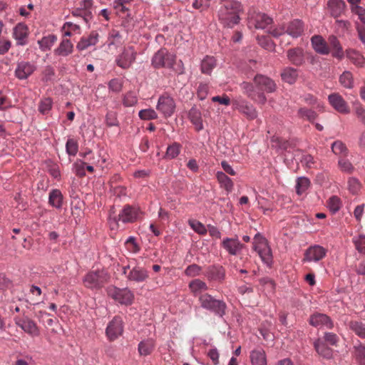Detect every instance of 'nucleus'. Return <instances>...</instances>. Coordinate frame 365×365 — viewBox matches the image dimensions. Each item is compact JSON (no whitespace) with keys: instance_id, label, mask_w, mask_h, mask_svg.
Instances as JSON below:
<instances>
[{"instance_id":"nucleus-10","label":"nucleus","mask_w":365,"mask_h":365,"mask_svg":"<svg viewBox=\"0 0 365 365\" xmlns=\"http://www.w3.org/2000/svg\"><path fill=\"white\" fill-rule=\"evenodd\" d=\"M175 102L174 99L168 95L160 96L156 109L160 112L165 118L170 117L175 110Z\"/></svg>"},{"instance_id":"nucleus-54","label":"nucleus","mask_w":365,"mask_h":365,"mask_svg":"<svg viewBox=\"0 0 365 365\" xmlns=\"http://www.w3.org/2000/svg\"><path fill=\"white\" fill-rule=\"evenodd\" d=\"M299 117L305 118L309 121H313L317 118V113L307 108H300L298 111Z\"/></svg>"},{"instance_id":"nucleus-57","label":"nucleus","mask_w":365,"mask_h":365,"mask_svg":"<svg viewBox=\"0 0 365 365\" xmlns=\"http://www.w3.org/2000/svg\"><path fill=\"white\" fill-rule=\"evenodd\" d=\"M190 226L198 234L205 235L207 233V230L203 224L197 220L189 221Z\"/></svg>"},{"instance_id":"nucleus-7","label":"nucleus","mask_w":365,"mask_h":365,"mask_svg":"<svg viewBox=\"0 0 365 365\" xmlns=\"http://www.w3.org/2000/svg\"><path fill=\"white\" fill-rule=\"evenodd\" d=\"M108 294L117 302L125 305L131 304L134 299L133 294L128 289L108 287Z\"/></svg>"},{"instance_id":"nucleus-32","label":"nucleus","mask_w":365,"mask_h":365,"mask_svg":"<svg viewBox=\"0 0 365 365\" xmlns=\"http://www.w3.org/2000/svg\"><path fill=\"white\" fill-rule=\"evenodd\" d=\"M314 346L319 355L324 359H330L333 356V351L328 347L325 343L320 339H317L314 343Z\"/></svg>"},{"instance_id":"nucleus-4","label":"nucleus","mask_w":365,"mask_h":365,"mask_svg":"<svg viewBox=\"0 0 365 365\" xmlns=\"http://www.w3.org/2000/svg\"><path fill=\"white\" fill-rule=\"evenodd\" d=\"M138 215V210L129 205H125L118 216H109V224L112 230L118 229V221L123 223H132L135 222Z\"/></svg>"},{"instance_id":"nucleus-51","label":"nucleus","mask_w":365,"mask_h":365,"mask_svg":"<svg viewBox=\"0 0 365 365\" xmlns=\"http://www.w3.org/2000/svg\"><path fill=\"white\" fill-rule=\"evenodd\" d=\"M241 88L243 93L246 94L251 99H255V90L253 84L248 82H243L241 84Z\"/></svg>"},{"instance_id":"nucleus-47","label":"nucleus","mask_w":365,"mask_h":365,"mask_svg":"<svg viewBox=\"0 0 365 365\" xmlns=\"http://www.w3.org/2000/svg\"><path fill=\"white\" fill-rule=\"evenodd\" d=\"M341 84L348 88L353 87L354 80L352 73L349 71H344L339 78Z\"/></svg>"},{"instance_id":"nucleus-9","label":"nucleus","mask_w":365,"mask_h":365,"mask_svg":"<svg viewBox=\"0 0 365 365\" xmlns=\"http://www.w3.org/2000/svg\"><path fill=\"white\" fill-rule=\"evenodd\" d=\"M123 272L128 280L135 282H143L148 277V272L143 267L135 265L130 269V265L123 267Z\"/></svg>"},{"instance_id":"nucleus-43","label":"nucleus","mask_w":365,"mask_h":365,"mask_svg":"<svg viewBox=\"0 0 365 365\" xmlns=\"http://www.w3.org/2000/svg\"><path fill=\"white\" fill-rule=\"evenodd\" d=\"M154 344L152 340L141 341L138 345V351L140 355L147 356L153 351Z\"/></svg>"},{"instance_id":"nucleus-50","label":"nucleus","mask_w":365,"mask_h":365,"mask_svg":"<svg viewBox=\"0 0 365 365\" xmlns=\"http://www.w3.org/2000/svg\"><path fill=\"white\" fill-rule=\"evenodd\" d=\"M202 272V267L196 264L189 265L185 270V274L190 277L199 276Z\"/></svg>"},{"instance_id":"nucleus-12","label":"nucleus","mask_w":365,"mask_h":365,"mask_svg":"<svg viewBox=\"0 0 365 365\" xmlns=\"http://www.w3.org/2000/svg\"><path fill=\"white\" fill-rule=\"evenodd\" d=\"M205 277L209 282L222 283L226 276L225 269L220 264H213L207 267Z\"/></svg>"},{"instance_id":"nucleus-18","label":"nucleus","mask_w":365,"mask_h":365,"mask_svg":"<svg viewBox=\"0 0 365 365\" xmlns=\"http://www.w3.org/2000/svg\"><path fill=\"white\" fill-rule=\"evenodd\" d=\"M309 322L312 326L315 327H325L327 329H332L334 327L333 321L329 316L324 314H313L310 316Z\"/></svg>"},{"instance_id":"nucleus-53","label":"nucleus","mask_w":365,"mask_h":365,"mask_svg":"<svg viewBox=\"0 0 365 365\" xmlns=\"http://www.w3.org/2000/svg\"><path fill=\"white\" fill-rule=\"evenodd\" d=\"M331 150L336 155H346L347 153L345 145L341 141H336L331 145Z\"/></svg>"},{"instance_id":"nucleus-22","label":"nucleus","mask_w":365,"mask_h":365,"mask_svg":"<svg viewBox=\"0 0 365 365\" xmlns=\"http://www.w3.org/2000/svg\"><path fill=\"white\" fill-rule=\"evenodd\" d=\"M287 56L289 61L296 66L303 65L305 61L304 50L299 47L289 49Z\"/></svg>"},{"instance_id":"nucleus-16","label":"nucleus","mask_w":365,"mask_h":365,"mask_svg":"<svg viewBox=\"0 0 365 365\" xmlns=\"http://www.w3.org/2000/svg\"><path fill=\"white\" fill-rule=\"evenodd\" d=\"M254 83L259 90L267 93H273L277 89L275 82L272 78L262 74L255 76Z\"/></svg>"},{"instance_id":"nucleus-15","label":"nucleus","mask_w":365,"mask_h":365,"mask_svg":"<svg viewBox=\"0 0 365 365\" xmlns=\"http://www.w3.org/2000/svg\"><path fill=\"white\" fill-rule=\"evenodd\" d=\"M136 52L132 46L125 48L123 52L116 59L117 65L123 68H128L135 61Z\"/></svg>"},{"instance_id":"nucleus-24","label":"nucleus","mask_w":365,"mask_h":365,"mask_svg":"<svg viewBox=\"0 0 365 365\" xmlns=\"http://www.w3.org/2000/svg\"><path fill=\"white\" fill-rule=\"evenodd\" d=\"M36 67L29 62L21 61L17 64L16 76L21 80L26 79L35 71Z\"/></svg>"},{"instance_id":"nucleus-11","label":"nucleus","mask_w":365,"mask_h":365,"mask_svg":"<svg viewBox=\"0 0 365 365\" xmlns=\"http://www.w3.org/2000/svg\"><path fill=\"white\" fill-rule=\"evenodd\" d=\"M106 335L110 341H114L123 332V320L120 317H115L108 324Z\"/></svg>"},{"instance_id":"nucleus-34","label":"nucleus","mask_w":365,"mask_h":365,"mask_svg":"<svg viewBox=\"0 0 365 365\" xmlns=\"http://www.w3.org/2000/svg\"><path fill=\"white\" fill-rule=\"evenodd\" d=\"M216 178L221 187L224 188L228 192H232L233 190L234 183L225 173L221 171L217 172Z\"/></svg>"},{"instance_id":"nucleus-61","label":"nucleus","mask_w":365,"mask_h":365,"mask_svg":"<svg viewBox=\"0 0 365 365\" xmlns=\"http://www.w3.org/2000/svg\"><path fill=\"white\" fill-rule=\"evenodd\" d=\"M324 341L332 346H336L339 342V337L336 334L327 332L324 336Z\"/></svg>"},{"instance_id":"nucleus-45","label":"nucleus","mask_w":365,"mask_h":365,"mask_svg":"<svg viewBox=\"0 0 365 365\" xmlns=\"http://www.w3.org/2000/svg\"><path fill=\"white\" fill-rule=\"evenodd\" d=\"M180 148L178 143H173L168 147L165 157L168 159L175 158L180 154Z\"/></svg>"},{"instance_id":"nucleus-58","label":"nucleus","mask_w":365,"mask_h":365,"mask_svg":"<svg viewBox=\"0 0 365 365\" xmlns=\"http://www.w3.org/2000/svg\"><path fill=\"white\" fill-rule=\"evenodd\" d=\"M52 101L50 98H45L40 102L38 110L42 114L47 113L51 108Z\"/></svg>"},{"instance_id":"nucleus-36","label":"nucleus","mask_w":365,"mask_h":365,"mask_svg":"<svg viewBox=\"0 0 365 365\" xmlns=\"http://www.w3.org/2000/svg\"><path fill=\"white\" fill-rule=\"evenodd\" d=\"M63 195L58 189L52 190L49 193L48 203L56 209H61L63 204Z\"/></svg>"},{"instance_id":"nucleus-44","label":"nucleus","mask_w":365,"mask_h":365,"mask_svg":"<svg viewBox=\"0 0 365 365\" xmlns=\"http://www.w3.org/2000/svg\"><path fill=\"white\" fill-rule=\"evenodd\" d=\"M354 356L359 365H365V346L361 343L354 346Z\"/></svg>"},{"instance_id":"nucleus-3","label":"nucleus","mask_w":365,"mask_h":365,"mask_svg":"<svg viewBox=\"0 0 365 365\" xmlns=\"http://www.w3.org/2000/svg\"><path fill=\"white\" fill-rule=\"evenodd\" d=\"M109 275L104 269H96L88 272L83 279L85 287L90 289L98 290L109 280Z\"/></svg>"},{"instance_id":"nucleus-20","label":"nucleus","mask_w":365,"mask_h":365,"mask_svg":"<svg viewBox=\"0 0 365 365\" xmlns=\"http://www.w3.org/2000/svg\"><path fill=\"white\" fill-rule=\"evenodd\" d=\"M329 102L331 106L338 112L341 113H349L350 110L348 104L338 93H332L329 96Z\"/></svg>"},{"instance_id":"nucleus-48","label":"nucleus","mask_w":365,"mask_h":365,"mask_svg":"<svg viewBox=\"0 0 365 365\" xmlns=\"http://www.w3.org/2000/svg\"><path fill=\"white\" fill-rule=\"evenodd\" d=\"M66 153L69 155L75 156L78 150V144L77 140L73 138H68L66 144Z\"/></svg>"},{"instance_id":"nucleus-23","label":"nucleus","mask_w":365,"mask_h":365,"mask_svg":"<svg viewBox=\"0 0 365 365\" xmlns=\"http://www.w3.org/2000/svg\"><path fill=\"white\" fill-rule=\"evenodd\" d=\"M311 43L314 50L322 55H328L330 53V48L327 41L319 35H314L311 38Z\"/></svg>"},{"instance_id":"nucleus-55","label":"nucleus","mask_w":365,"mask_h":365,"mask_svg":"<svg viewBox=\"0 0 365 365\" xmlns=\"http://www.w3.org/2000/svg\"><path fill=\"white\" fill-rule=\"evenodd\" d=\"M353 242L356 249L360 252L365 254V236L360 235L353 238Z\"/></svg>"},{"instance_id":"nucleus-26","label":"nucleus","mask_w":365,"mask_h":365,"mask_svg":"<svg viewBox=\"0 0 365 365\" xmlns=\"http://www.w3.org/2000/svg\"><path fill=\"white\" fill-rule=\"evenodd\" d=\"M327 43L333 57L341 59L344 57L343 48L336 36L331 35L328 37Z\"/></svg>"},{"instance_id":"nucleus-6","label":"nucleus","mask_w":365,"mask_h":365,"mask_svg":"<svg viewBox=\"0 0 365 365\" xmlns=\"http://www.w3.org/2000/svg\"><path fill=\"white\" fill-rule=\"evenodd\" d=\"M247 19L250 29H264L272 23V18L265 14L257 12L254 8L249 10Z\"/></svg>"},{"instance_id":"nucleus-14","label":"nucleus","mask_w":365,"mask_h":365,"mask_svg":"<svg viewBox=\"0 0 365 365\" xmlns=\"http://www.w3.org/2000/svg\"><path fill=\"white\" fill-rule=\"evenodd\" d=\"M327 254V250L320 245L310 246L305 250L303 262H319Z\"/></svg>"},{"instance_id":"nucleus-62","label":"nucleus","mask_w":365,"mask_h":365,"mask_svg":"<svg viewBox=\"0 0 365 365\" xmlns=\"http://www.w3.org/2000/svg\"><path fill=\"white\" fill-rule=\"evenodd\" d=\"M348 185L350 192L353 194L356 193L360 189V182L359 181L354 178H350L348 180Z\"/></svg>"},{"instance_id":"nucleus-1","label":"nucleus","mask_w":365,"mask_h":365,"mask_svg":"<svg viewBox=\"0 0 365 365\" xmlns=\"http://www.w3.org/2000/svg\"><path fill=\"white\" fill-rule=\"evenodd\" d=\"M218 11V19L225 26L232 28L240 21V14L243 13V6L237 1L221 2Z\"/></svg>"},{"instance_id":"nucleus-49","label":"nucleus","mask_w":365,"mask_h":365,"mask_svg":"<svg viewBox=\"0 0 365 365\" xmlns=\"http://www.w3.org/2000/svg\"><path fill=\"white\" fill-rule=\"evenodd\" d=\"M262 262L268 266H270L272 263V254L270 247L265 248L259 252H258Z\"/></svg>"},{"instance_id":"nucleus-39","label":"nucleus","mask_w":365,"mask_h":365,"mask_svg":"<svg viewBox=\"0 0 365 365\" xmlns=\"http://www.w3.org/2000/svg\"><path fill=\"white\" fill-rule=\"evenodd\" d=\"M267 240L260 234L257 233L253 239L252 248L257 253L269 247Z\"/></svg>"},{"instance_id":"nucleus-46","label":"nucleus","mask_w":365,"mask_h":365,"mask_svg":"<svg viewBox=\"0 0 365 365\" xmlns=\"http://www.w3.org/2000/svg\"><path fill=\"white\" fill-rule=\"evenodd\" d=\"M138 116L141 120H150L158 118V114L153 108L143 109L139 111Z\"/></svg>"},{"instance_id":"nucleus-28","label":"nucleus","mask_w":365,"mask_h":365,"mask_svg":"<svg viewBox=\"0 0 365 365\" xmlns=\"http://www.w3.org/2000/svg\"><path fill=\"white\" fill-rule=\"evenodd\" d=\"M188 118L197 131L203 129L202 114L200 110L195 107H192L188 113Z\"/></svg>"},{"instance_id":"nucleus-64","label":"nucleus","mask_w":365,"mask_h":365,"mask_svg":"<svg viewBox=\"0 0 365 365\" xmlns=\"http://www.w3.org/2000/svg\"><path fill=\"white\" fill-rule=\"evenodd\" d=\"M355 113L357 118L365 125V108L361 104H358L355 107Z\"/></svg>"},{"instance_id":"nucleus-30","label":"nucleus","mask_w":365,"mask_h":365,"mask_svg":"<svg viewBox=\"0 0 365 365\" xmlns=\"http://www.w3.org/2000/svg\"><path fill=\"white\" fill-rule=\"evenodd\" d=\"M73 51V43H71V41L69 39L65 38L61 41L58 48H56L54 50V53L56 56L66 57V56H68V55H70L71 53H72Z\"/></svg>"},{"instance_id":"nucleus-37","label":"nucleus","mask_w":365,"mask_h":365,"mask_svg":"<svg viewBox=\"0 0 365 365\" xmlns=\"http://www.w3.org/2000/svg\"><path fill=\"white\" fill-rule=\"evenodd\" d=\"M216 66V59L213 56H207L201 62L200 69L202 73L210 75Z\"/></svg>"},{"instance_id":"nucleus-13","label":"nucleus","mask_w":365,"mask_h":365,"mask_svg":"<svg viewBox=\"0 0 365 365\" xmlns=\"http://www.w3.org/2000/svg\"><path fill=\"white\" fill-rule=\"evenodd\" d=\"M221 247L230 255H237L245 247L237 237H225L221 242Z\"/></svg>"},{"instance_id":"nucleus-63","label":"nucleus","mask_w":365,"mask_h":365,"mask_svg":"<svg viewBox=\"0 0 365 365\" xmlns=\"http://www.w3.org/2000/svg\"><path fill=\"white\" fill-rule=\"evenodd\" d=\"M209 87L207 84L200 83L197 88V97L201 100L206 98L208 94Z\"/></svg>"},{"instance_id":"nucleus-27","label":"nucleus","mask_w":365,"mask_h":365,"mask_svg":"<svg viewBox=\"0 0 365 365\" xmlns=\"http://www.w3.org/2000/svg\"><path fill=\"white\" fill-rule=\"evenodd\" d=\"M190 292L195 297L206 293L205 292L208 289L207 284L200 279H195L190 282L188 284Z\"/></svg>"},{"instance_id":"nucleus-56","label":"nucleus","mask_w":365,"mask_h":365,"mask_svg":"<svg viewBox=\"0 0 365 365\" xmlns=\"http://www.w3.org/2000/svg\"><path fill=\"white\" fill-rule=\"evenodd\" d=\"M138 102L135 94L133 92L127 93L123 98V105L127 107L133 106Z\"/></svg>"},{"instance_id":"nucleus-19","label":"nucleus","mask_w":365,"mask_h":365,"mask_svg":"<svg viewBox=\"0 0 365 365\" xmlns=\"http://www.w3.org/2000/svg\"><path fill=\"white\" fill-rule=\"evenodd\" d=\"M232 106L234 109L245 114L250 119H254L257 117V111L253 106L242 99L234 100Z\"/></svg>"},{"instance_id":"nucleus-35","label":"nucleus","mask_w":365,"mask_h":365,"mask_svg":"<svg viewBox=\"0 0 365 365\" xmlns=\"http://www.w3.org/2000/svg\"><path fill=\"white\" fill-rule=\"evenodd\" d=\"M298 76V70L292 67L285 68L281 73L282 79L289 84L295 83Z\"/></svg>"},{"instance_id":"nucleus-33","label":"nucleus","mask_w":365,"mask_h":365,"mask_svg":"<svg viewBox=\"0 0 365 365\" xmlns=\"http://www.w3.org/2000/svg\"><path fill=\"white\" fill-rule=\"evenodd\" d=\"M349 329L361 339H365V324L359 320H350L347 323Z\"/></svg>"},{"instance_id":"nucleus-21","label":"nucleus","mask_w":365,"mask_h":365,"mask_svg":"<svg viewBox=\"0 0 365 365\" xmlns=\"http://www.w3.org/2000/svg\"><path fill=\"white\" fill-rule=\"evenodd\" d=\"M285 31L292 38H298L304 34V24L299 19H294L287 24Z\"/></svg>"},{"instance_id":"nucleus-29","label":"nucleus","mask_w":365,"mask_h":365,"mask_svg":"<svg viewBox=\"0 0 365 365\" xmlns=\"http://www.w3.org/2000/svg\"><path fill=\"white\" fill-rule=\"evenodd\" d=\"M98 34L96 31L91 32L90 35L88 37H83L78 43L76 48L83 51L86 49L88 47L91 46H94L98 43Z\"/></svg>"},{"instance_id":"nucleus-5","label":"nucleus","mask_w":365,"mask_h":365,"mask_svg":"<svg viewBox=\"0 0 365 365\" xmlns=\"http://www.w3.org/2000/svg\"><path fill=\"white\" fill-rule=\"evenodd\" d=\"M176 61L175 55L166 48H160L152 58V65L155 68H173Z\"/></svg>"},{"instance_id":"nucleus-2","label":"nucleus","mask_w":365,"mask_h":365,"mask_svg":"<svg viewBox=\"0 0 365 365\" xmlns=\"http://www.w3.org/2000/svg\"><path fill=\"white\" fill-rule=\"evenodd\" d=\"M200 307L215 315L222 317L226 314L227 304L222 299H215L208 293L199 295L198 299Z\"/></svg>"},{"instance_id":"nucleus-17","label":"nucleus","mask_w":365,"mask_h":365,"mask_svg":"<svg viewBox=\"0 0 365 365\" xmlns=\"http://www.w3.org/2000/svg\"><path fill=\"white\" fill-rule=\"evenodd\" d=\"M29 35V27L24 23L17 24L13 29L12 36L16 41V45L18 46L27 44Z\"/></svg>"},{"instance_id":"nucleus-41","label":"nucleus","mask_w":365,"mask_h":365,"mask_svg":"<svg viewBox=\"0 0 365 365\" xmlns=\"http://www.w3.org/2000/svg\"><path fill=\"white\" fill-rule=\"evenodd\" d=\"M56 41V36L51 34L47 36H44L41 40L38 41V43L41 50L46 51L47 50H50Z\"/></svg>"},{"instance_id":"nucleus-42","label":"nucleus","mask_w":365,"mask_h":365,"mask_svg":"<svg viewBox=\"0 0 365 365\" xmlns=\"http://www.w3.org/2000/svg\"><path fill=\"white\" fill-rule=\"evenodd\" d=\"M310 186V180L305 177L298 178L296 183V192L300 195L303 194Z\"/></svg>"},{"instance_id":"nucleus-31","label":"nucleus","mask_w":365,"mask_h":365,"mask_svg":"<svg viewBox=\"0 0 365 365\" xmlns=\"http://www.w3.org/2000/svg\"><path fill=\"white\" fill-rule=\"evenodd\" d=\"M252 365H267V359L264 351L262 349H255L250 355Z\"/></svg>"},{"instance_id":"nucleus-59","label":"nucleus","mask_w":365,"mask_h":365,"mask_svg":"<svg viewBox=\"0 0 365 365\" xmlns=\"http://www.w3.org/2000/svg\"><path fill=\"white\" fill-rule=\"evenodd\" d=\"M125 246L128 251L133 253H137L140 250V247L135 242L133 237H130L125 242Z\"/></svg>"},{"instance_id":"nucleus-60","label":"nucleus","mask_w":365,"mask_h":365,"mask_svg":"<svg viewBox=\"0 0 365 365\" xmlns=\"http://www.w3.org/2000/svg\"><path fill=\"white\" fill-rule=\"evenodd\" d=\"M338 164L340 169L344 172L351 173L354 170V167L351 163L346 159H339Z\"/></svg>"},{"instance_id":"nucleus-52","label":"nucleus","mask_w":365,"mask_h":365,"mask_svg":"<svg viewBox=\"0 0 365 365\" xmlns=\"http://www.w3.org/2000/svg\"><path fill=\"white\" fill-rule=\"evenodd\" d=\"M341 205V200L336 196L331 197L327 202L329 209L334 213L340 209Z\"/></svg>"},{"instance_id":"nucleus-8","label":"nucleus","mask_w":365,"mask_h":365,"mask_svg":"<svg viewBox=\"0 0 365 365\" xmlns=\"http://www.w3.org/2000/svg\"><path fill=\"white\" fill-rule=\"evenodd\" d=\"M14 322L19 327L31 336H39L40 331L36 323L28 316L16 317Z\"/></svg>"},{"instance_id":"nucleus-40","label":"nucleus","mask_w":365,"mask_h":365,"mask_svg":"<svg viewBox=\"0 0 365 365\" xmlns=\"http://www.w3.org/2000/svg\"><path fill=\"white\" fill-rule=\"evenodd\" d=\"M267 240L260 234L257 233L253 239L252 248L257 253L269 247Z\"/></svg>"},{"instance_id":"nucleus-25","label":"nucleus","mask_w":365,"mask_h":365,"mask_svg":"<svg viewBox=\"0 0 365 365\" xmlns=\"http://www.w3.org/2000/svg\"><path fill=\"white\" fill-rule=\"evenodd\" d=\"M345 9L346 4L343 0H329L327 2L328 11L335 19L341 16Z\"/></svg>"},{"instance_id":"nucleus-38","label":"nucleus","mask_w":365,"mask_h":365,"mask_svg":"<svg viewBox=\"0 0 365 365\" xmlns=\"http://www.w3.org/2000/svg\"><path fill=\"white\" fill-rule=\"evenodd\" d=\"M346 57L356 66L364 67L365 65L364 57L358 51L348 49L346 51Z\"/></svg>"}]
</instances>
